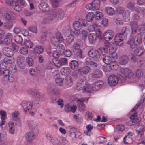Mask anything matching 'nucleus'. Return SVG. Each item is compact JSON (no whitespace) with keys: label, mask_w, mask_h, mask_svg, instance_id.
Listing matches in <instances>:
<instances>
[{"label":"nucleus","mask_w":145,"mask_h":145,"mask_svg":"<svg viewBox=\"0 0 145 145\" xmlns=\"http://www.w3.org/2000/svg\"><path fill=\"white\" fill-rule=\"evenodd\" d=\"M38 7L42 12H48V16L44 20V23H53L56 22L58 18L61 19L64 17V14L63 10L58 9L49 11L50 8L48 5L44 2H40Z\"/></svg>","instance_id":"1"},{"label":"nucleus","mask_w":145,"mask_h":145,"mask_svg":"<svg viewBox=\"0 0 145 145\" xmlns=\"http://www.w3.org/2000/svg\"><path fill=\"white\" fill-rule=\"evenodd\" d=\"M73 26L75 30L71 32V36H76L79 35L80 34V29L82 26H86V24L84 19H80L78 21H75L73 23Z\"/></svg>","instance_id":"2"},{"label":"nucleus","mask_w":145,"mask_h":145,"mask_svg":"<svg viewBox=\"0 0 145 145\" xmlns=\"http://www.w3.org/2000/svg\"><path fill=\"white\" fill-rule=\"evenodd\" d=\"M140 44L142 42V37H135V38H130L127 42V44L130 46L131 49L136 48L138 46L137 44Z\"/></svg>","instance_id":"3"},{"label":"nucleus","mask_w":145,"mask_h":145,"mask_svg":"<svg viewBox=\"0 0 145 145\" xmlns=\"http://www.w3.org/2000/svg\"><path fill=\"white\" fill-rule=\"evenodd\" d=\"M117 58V55L116 53L113 54L110 53V56H103L102 57V60L105 64L109 65L112 62H114Z\"/></svg>","instance_id":"4"},{"label":"nucleus","mask_w":145,"mask_h":145,"mask_svg":"<svg viewBox=\"0 0 145 145\" xmlns=\"http://www.w3.org/2000/svg\"><path fill=\"white\" fill-rule=\"evenodd\" d=\"M100 1L99 0H94L86 6V8L88 10L94 11L98 10L100 8Z\"/></svg>","instance_id":"5"},{"label":"nucleus","mask_w":145,"mask_h":145,"mask_svg":"<svg viewBox=\"0 0 145 145\" xmlns=\"http://www.w3.org/2000/svg\"><path fill=\"white\" fill-rule=\"evenodd\" d=\"M38 135V132L35 130H33L26 134V139L27 142L29 143L31 142Z\"/></svg>","instance_id":"6"},{"label":"nucleus","mask_w":145,"mask_h":145,"mask_svg":"<svg viewBox=\"0 0 145 145\" xmlns=\"http://www.w3.org/2000/svg\"><path fill=\"white\" fill-rule=\"evenodd\" d=\"M137 113L135 112L132 114L130 117L131 120L129 121L128 123V125H132L139 122L141 120V118L140 117L137 118Z\"/></svg>","instance_id":"7"},{"label":"nucleus","mask_w":145,"mask_h":145,"mask_svg":"<svg viewBox=\"0 0 145 145\" xmlns=\"http://www.w3.org/2000/svg\"><path fill=\"white\" fill-rule=\"evenodd\" d=\"M88 54L90 57L94 59V60L98 62L102 59L101 56L98 55V51L93 50H91L88 52Z\"/></svg>","instance_id":"8"},{"label":"nucleus","mask_w":145,"mask_h":145,"mask_svg":"<svg viewBox=\"0 0 145 145\" xmlns=\"http://www.w3.org/2000/svg\"><path fill=\"white\" fill-rule=\"evenodd\" d=\"M83 45V42L80 40H79L77 43L74 44L73 45V48L75 50H78V51L77 52L78 54V56L80 58L82 56V50L80 49V47Z\"/></svg>","instance_id":"9"},{"label":"nucleus","mask_w":145,"mask_h":145,"mask_svg":"<svg viewBox=\"0 0 145 145\" xmlns=\"http://www.w3.org/2000/svg\"><path fill=\"white\" fill-rule=\"evenodd\" d=\"M15 61V58L12 57H6L4 58L3 61L0 64L1 66L2 67L3 65L5 64L4 67H6L7 64H9L14 63Z\"/></svg>","instance_id":"10"},{"label":"nucleus","mask_w":145,"mask_h":145,"mask_svg":"<svg viewBox=\"0 0 145 145\" xmlns=\"http://www.w3.org/2000/svg\"><path fill=\"white\" fill-rule=\"evenodd\" d=\"M118 77L115 75H111L109 76L108 78V83L110 86H115L118 83Z\"/></svg>","instance_id":"11"},{"label":"nucleus","mask_w":145,"mask_h":145,"mask_svg":"<svg viewBox=\"0 0 145 145\" xmlns=\"http://www.w3.org/2000/svg\"><path fill=\"white\" fill-rule=\"evenodd\" d=\"M4 16L6 19L8 21H14L16 17V14L11 11L6 12Z\"/></svg>","instance_id":"12"},{"label":"nucleus","mask_w":145,"mask_h":145,"mask_svg":"<svg viewBox=\"0 0 145 145\" xmlns=\"http://www.w3.org/2000/svg\"><path fill=\"white\" fill-rule=\"evenodd\" d=\"M25 58L22 56H19L17 58V61L19 67L21 69H23L25 67Z\"/></svg>","instance_id":"13"},{"label":"nucleus","mask_w":145,"mask_h":145,"mask_svg":"<svg viewBox=\"0 0 145 145\" xmlns=\"http://www.w3.org/2000/svg\"><path fill=\"white\" fill-rule=\"evenodd\" d=\"M29 94L32 96H34L35 99H36L37 100L40 101L42 99V96L36 90H31L29 91Z\"/></svg>","instance_id":"14"},{"label":"nucleus","mask_w":145,"mask_h":145,"mask_svg":"<svg viewBox=\"0 0 145 145\" xmlns=\"http://www.w3.org/2000/svg\"><path fill=\"white\" fill-rule=\"evenodd\" d=\"M2 51L3 54L8 57H11L14 54L13 51L11 48L7 47L3 48Z\"/></svg>","instance_id":"15"},{"label":"nucleus","mask_w":145,"mask_h":145,"mask_svg":"<svg viewBox=\"0 0 145 145\" xmlns=\"http://www.w3.org/2000/svg\"><path fill=\"white\" fill-rule=\"evenodd\" d=\"M23 108L24 111L27 112L32 108V104L30 102H27L26 101L22 102L21 104Z\"/></svg>","instance_id":"16"},{"label":"nucleus","mask_w":145,"mask_h":145,"mask_svg":"<svg viewBox=\"0 0 145 145\" xmlns=\"http://www.w3.org/2000/svg\"><path fill=\"white\" fill-rule=\"evenodd\" d=\"M63 37H53L51 39V43L54 46H57L59 42H62L63 40Z\"/></svg>","instance_id":"17"},{"label":"nucleus","mask_w":145,"mask_h":145,"mask_svg":"<svg viewBox=\"0 0 145 145\" xmlns=\"http://www.w3.org/2000/svg\"><path fill=\"white\" fill-rule=\"evenodd\" d=\"M129 61V57L126 55H123L120 57L119 64L120 65H123L127 64Z\"/></svg>","instance_id":"18"},{"label":"nucleus","mask_w":145,"mask_h":145,"mask_svg":"<svg viewBox=\"0 0 145 145\" xmlns=\"http://www.w3.org/2000/svg\"><path fill=\"white\" fill-rule=\"evenodd\" d=\"M92 90L97 91L101 88L103 85V82L101 81H98L93 84H91Z\"/></svg>","instance_id":"19"},{"label":"nucleus","mask_w":145,"mask_h":145,"mask_svg":"<svg viewBox=\"0 0 145 145\" xmlns=\"http://www.w3.org/2000/svg\"><path fill=\"white\" fill-rule=\"evenodd\" d=\"M103 73L102 71L99 69H96L91 74L92 79H95L96 78L102 77Z\"/></svg>","instance_id":"20"},{"label":"nucleus","mask_w":145,"mask_h":145,"mask_svg":"<svg viewBox=\"0 0 145 145\" xmlns=\"http://www.w3.org/2000/svg\"><path fill=\"white\" fill-rule=\"evenodd\" d=\"M9 5H11L13 8L17 12H20L22 9V7L20 6L18 3L15 1H12Z\"/></svg>","instance_id":"21"},{"label":"nucleus","mask_w":145,"mask_h":145,"mask_svg":"<svg viewBox=\"0 0 145 145\" xmlns=\"http://www.w3.org/2000/svg\"><path fill=\"white\" fill-rule=\"evenodd\" d=\"M48 91L49 92L54 93L56 99H58L59 97V91L58 90H55V88L54 86H48Z\"/></svg>","instance_id":"22"},{"label":"nucleus","mask_w":145,"mask_h":145,"mask_svg":"<svg viewBox=\"0 0 145 145\" xmlns=\"http://www.w3.org/2000/svg\"><path fill=\"white\" fill-rule=\"evenodd\" d=\"M1 66V65H0V76L2 75L4 77H6L8 76L9 71L8 69H5V68Z\"/></svg>","instance_id":"23"},{"label":"nucleus","mask_w":145,"mask_h":145,"mask_svg":"<svg viewBox=\"0 0 145 145\" xmlns=\"http://www.w3.org/2000/svg\"><path fill=\"white\" fill-rule=\"evenodd\" d=\"M69 65L72 69L74 70L78 68L79 64L77 61L73 60L69 63Z\"/></svg>","instance_id":"24"},{"label":"nucleus","mask_w":145,"mask_h":145,"mask_svg":"<svg viewBox=\"0 0 145 145\" xmlns=\"http://www.w3.org/2000/svg\"><path fill=\"white\" fill-rule=\"evenodd\" d=\"M48 139L50 142L53 144L54 145H56L58 144L59 143V140L56 138H53L49 134H48L46 135Z\"/></svg>","instance_id":"25"},{"label":"nucleus","mask_w":145,"mask_h":145,"mask_svg":"<svg viewBox=\"0 0 145 145\" xmlns=\"http://www.w3.org/2000/svg\"><path fill=\"white\" fill-rule=\"evenodd\" d=\"M84 80L82 79H79L77 83L76 86V89L77 90H83L84 88Z\"/></svg>","instance_id":"26"},{"label":"nucleus","mask_w":145,"mask_h":145,"mask_svg":"<svg viewBox=\"0 0 145 145\" xmlns=\"http://www.w3.org/2000/svg\"><path fill=\"white\" fill-rule=\"evenodd\" d=\"M82 73L84 75L88 74L91 70L90 67L88 66L84 65L80 68Z\"/></svg>","instance_id":"27"},{"label":"nucleus","mask_w":145,"mask_h":145,"mask_svg":"<svg viewBox=\"0 0 145 145\" xmlns=\"http://www.w3.org/2000/svg\"><path fill=\"white\" fill-rule=\"evenodd\" d=\"M144 49L142 47L139 46L134 50V53L137 56H140L144 53Z\"/></svg>","instance_id":"28"},{"label":"nucleus","mask_w":145,"mask_h":145,"mask_svg":"<svg viewBox=\"0 0 145 145\" xmlns=\"http://www.w3.org/2000/svg\"><path fill=\"white\" fill-rule=\"evenodd\" d=\"M65 82L66 85L68 87H71L73 85L72 79L69 76H67L65 77Z\"/></svg>","instance_id":"29"},{"label":"nucleus","mask_w":145,"mask_h":145,"mask_svg":"<svg viewBox=\"0 0 145 145\" xmlns=\"http://www.w3.org/2000/svg\"><path fill=\"white\" fill-rule=\"evenodd\" d=\"M60 71L62 75L66 76L70 73L71 70L69 67H65L61 68Z\"/></svg>","instance_id":"30"},{"label":"nucleus","mask_w":145,"mask_h":145,"mask_svg":"<svg viewBox=\"0 0 145 145\" xmlns=\"http://www.w3.org/2000/svg\"><path fill=\"white\" fill-rule=\"evenodd\" d=\"M106 12L110 16H112L115 14V10L110 7H106L105 8Z\"/></svg>","instance_id":"31"},{"label":"nucleus","mask_w":145,"mask_h":145,"mask_svg":"<svg viewBox=\"0 0 145 145\" xmlns=\"http://www.w3.org/2000/svg\"><path fill=\"white\" fill-rule=\"evenodd\" d=\"M128 29L127 27H123L122 31L117 33L115 36H126L128 33V31L127 30Z\"/></svg>","instance_id":"32"},{"label":"nucleus","mask_w":145,"mask_h":145,"mask_svg":"<svg viewBox=\"0 0 145 145\" xmlns=\"http://www.w3.org/2000/svg\"><path fill=\"white\" fill-rule=\"evenodd\" d=\"M94 17V14L92 12H90L88 13L86 17V20L88 22L92 21Z\"/></svg>","instance_id":"33"},{"label":"nucleus","mask_w":145,"mask_h":145,"mask_svg":"<svg viewBox=\"0 0 145 145\" xmlns=\"http://www.w3.org/2000/svg\"><path fill=\"white\" fill-rule=\"evenodd\" d=\"M103 16V14L100 10H97L94 14L95 18L96 20H99L102 18Z\"/></svg>","instance_id":"34"},{"label":"nucleus","mask_w":145,"mask_h":145,"mask_svg":"<svg viewBox=\"0 0 145 145\" xmlns=\"http://www.w3.org/2000/svg\"><path fill=\"white\" fill-rule=\"evenodd\" d=\"M3 39L2 41L3 44L5 45L9 44L12 43V37H3Z\"/></svg>","instance_id":"35"},{"label":"nucleus","mask_w":145,"mask_h":145,"mask_svg":"<svg viewBox=\"0 0 145 145\" xmlns=\"http://www.w3.org/2000/svg\"><path fill=\"white\" fill-rule=\"evenodd\" d=\"M130 25L132 28V33L134 34L136 33L137 27V22L135 21L132 22H131Z\"/></svg>","instance_id":"36"},{"label":"nucleus","mask_w":145,"mask_h":145,"mask_svg":"<svg viewBox=\"0 0 145 145\" xmlns=\"http://www.w3.org/2000/svg\"><path fill=\"white\" fill-rule=\"evenodd\" d=\"M91 84L86 85L84 87L82 90L84 92H90L92 90Z\"/></svg>","instance_id":"37"},{"label":"nucleus","mask_w":145,"mask_h":145,"mask_svg":"<svg viewBox=\"0 0 145 145\" xmlns=\"http://www.w3.org/2000/svg\"><path fill=\"white\" fill-rule=\"evenodd\" d=\"M114 40L115 43L119 46H121L123 43V40L120 38V37H115Z\"/></svg>","instance_id":"38"},{"label":"nucleus","mask_w":145,"mask_h":145,"mask_svg":"<svg viewBox=\"0 0 145 145\" xmlns=\"http://www.w3.org/2000/svg\"><path fill=\"white\" fill-rule=\"evenodd\" d=\"M82 72L80 69L76 70L74 73V77L75 78H79L82 76Z\"/></svg>","instance_id":"39"},{"label":"nucleus","mask_w":145,"mask_h":145,"mask_svg":"<svg viewBox=\"0 0 145 145\" xmlns=\"http://www.w3.org/2000/svg\"><path fill=\"white\" fill-rule=\"evenodd\" d=\"M56 77L55 78V82L59 86H62L63 84V78L58 77L59 76V74H56Z\"/></svg>","instance_id":"40"},{"label":"nucleus","mask_w":145,"mask_h":145,"mask_svg":"<svg viewBox=\"0 0 145 145\" xmlns=\"http://www.w3.org/2000/svg\"><path fill=\"white\" fill-rule=\"evenodd\" d=\"M34 51L35 53L41 54L43 51V49L42 46L37 45L34 48Z\"/></svg>","instance_id":"41"},{"label":"nucleus","mask_w":145,"mask_h":145,"mask_svg":"<svg viewBox=\"0 0 145 145\" xmlns=\"http://www.w3.org/2000/svg\"><path fill=\"white\" fill-rule=\"evenodd\" d=\"M138 28L140 35V36L144 35L145 34V25H141Z\"/></svg>","instance_id":"42"},{"label":"nucleus","mask_w":145,"mask_h":145,"mask_svg":"<svg viewBox=\"0 0 145 145\" xmlns=\"http://www.w3.org/2000/svg\"><path fill=\"white\" fill-rule=\"evenodd\" d=\"M125 127L123 125L119 124L116 126V130L118 133H121L122 132L124 131Z\"/></svg>","instance_id":"43"},{"label":"nucleus","mask_w":145,"mask_h":145,"mask_svg":"<svg viewBox=\"0 0 145 145\" xmlns=\"http://www.w3.org/2000/svg\"><path fill=\"white\" fill-rule=\"evenodd\" d=\"M130 12L128 10H126L123 16V19L126 22H128L130 20Z\"/></svg>","instance_id":"44"},{"label":"nucleus","mask_w":145,"mask_h":145,"mask_svg":"<svg viewBox=\"0 0 145 145\" xmlns=\"http://www.w3.org/2000/svg\"><path fill=\"white\" fill-rule=\"evenodd\" d=\"M134 76V74L133 72L130 70V72H129L126 75L125 77L122 76L123 80L125 81L126 80V78H128L132 79H133Z\"/></svg>","instance_id":"45"},{"label":"nucleus","mask_w":145,"mask_h":145,"mask_svg":"<svg viewBox=\"0 0 145 145\" xmlns=\"http://www.w3.org/2000/svg\"><path fill=\"white\" fill-rule=\"evenodd\" d=\"M98 53V55L101 56L102 59V57L104 56V54L106 52V50L103 48H100L97 50Z\"/></svg>","instance_id":"46"},{"label":"nucleus","mask_w":145,"mask_h":145,"mask_svg":"<svg viewBox=\"0 0 145 145\" xmlns=\"http://www.w3.org/2000/svg\"><path fill=\"white\" fill-rule=\"evenodd\" d=\"M109 67L112 70H116L118 68V65L117 64L116 60H114V62H112L109 64Z\"/></svg>","instance_id":"47"},{"label":"nucleus","mask_w":145,"mask_h":145,"mask_svg":"<svg viewBox=\"0 0 145 145\" xmlns=\"http://www.w3.org/2000/svg\"><path fill=\"white\" fill-rule=\"evenodd\" d=\"M114 33L113 31L111 30H108L105 31L103 33V36H113L114 35Z\"/></svg>","instance_id":"48"},{"label":"nucleus","mask_w":145,"mask_h":145,"mask_svg":"<svg viewBox=\"0 0 145 145\" xmlns=\"http://www.w3.org/2000/svg\"><path fill=\"white\" fill-rule=\"evenodd\" d=\"M4 27L7 29H11L12 27L13 23L11 22H7L4 24Z\"/></svg>","instance_id":"49"},{"label":"nucleus","mask_w":145,"mask_h":145,"mask_svg":"<svg viewBox=\"0 0 145 145\" xmlns=\"http://www.w3.org/2000/svg\"><path fill=\"white\" fill-rule=\"evenodd\" d=\"M19 114L18 111H15L12 113V116L14 120L16 121H18L19 120V118L18 117Z\"/></svg>","instance_id":"50"},{"label":"nucleus","mask_w":145,"mask_h":145,"mask_svg":"<svg viewBox=\"0 0 145 145\" xmlns=\"http://www.w3.org/2000/svg\"><path fill=\"white\" fill-rule=\"evenodd\" d=\"M120 72L124 76L128 73L129 72H130V70L126 68H121L120 69Z\"/></svg>","instance_id":"51"},{"label":"nucleus","mask_w":145,"mask_h":145,"mask_svg":"<svg viewBox=\"0 0 145 145\" xmlns=\"http://www.w3.org/2000/svg\"><path fill=\"white\" fill-rule=\"evenodd\" d=\"M19 53L22 55H25L28 53V50L26 48L22 47L19 50Z\"/></svg>","instance_id":"52"},{"label":"nucleus","mask_w":145,"mask_h":145,"mask_svg":"<svg viewBox=\"0 0 145 145\" xmlns=\"http://www.w3.org/2000/svg\"><path fill=\"white\" fill-rule=\"evenodd\" d=\"M117 49V46L113 44V45H110L109 50L110 53H111L112 54H113V53H116L115 51Z\"/></svg>","instance_id":"53"},{"label":"nucleus","mask_w":145,"mask_h":145,"mask_svg":"<svg viewBox=\"0 0 145 145\" xmlns=\"http://www.w3.org/2000/svg\"><path fill=\"white\" fill-rule=\"evenodd\" d=\"M143 127L142 126L141 128H140V129H139L138 128L136 130L137 133L139 137H141L143 133Z\"/></svg>","instance_id":"54"},{"label":"nucleus","mask_w":145,"mask_h":145,"mask_svg":"<svg viewBox=\"0 0 145 145\" xmlns=\"http://www.w3.org/2000/svg\"><path fill=\"white\" fill-rule=\"evenodd\" d=\"M24 45L28 48H31L33 46V44L29 40H26L24 42Z\"/></svg>","instance_id":"55"},{"label":"nucleus","mask_w":145,"mask_h":145,"mask_svg":"<svg viewBox=\"0 0 145 145\" xmlns=\"http://www.w3.org/2000/svg\"><path fill=\"white\" fill-rule=\"evenodd\" d=\"M57 49L61 52H63L65 49V47L64 45L59 44L57 46Z\"/></svg>","instance_id":"56"},{"label":"nucleus","mask_w":145,"mask_h":145,"mask_svg":"<svg viewBox=\"0 0 145 145\" xmlns=\"http://www.w3.org/2000/svg\"><path fill=\"white\" fill-rule=\"evenodd\" d=\"M53 62L56 67L57 68H59L62 66V64L61 63L60 60L56 59L54 60Z\"/></svg>","instance_id":"57"},{"label":"nucleus","mask_w":145,"mask_h":145,"mask_svg":"<svg viewBox=\"0 0 145 145\" xmlns=\"http://www.w3.org/2000/svg\"><path fill=\"white\" fill-rule=\"evenodd\" d=\"M26 62L29 66H33L34 64V62L33 59L30 57H28L26 58Z\"/></svg>","instance_id":"58"},{"label":"nucleus","mask_w":145,"mask_h":145,"mask_svg":"<svg viewBox=\"0 0 145 145\" xmlns=\"http://www.w3.org/2000/svg\"><path fill=\"white\" fill-rule=\"evenodd\" d=\"M136 76L138 78L140 77L143 75V72L141 69H138L135 72Z\"/></svg>","instance_id":"59"},{"label":"nucleus","mask_w":145,"mask_h":145,"mask_svg":"<svg viewBox=\"0 0 145 145\" xmlns=\"http://www.w3.org/2000/svg\"><path fill=\"white\" fill-rule=\"evenodd\" d=\"M115 22L116 24L119 25H121L123 23L121 18L119 17H118L116 19Z\"/></svg>","instance_id":"60"},{"label":"nucleus","mask_w":145,"mask_h":145,"mask_svg":"<svg viewBox=\"0 0 145 145\" xmlns=\"http://www.w3.org/2000/svg\"><path fill=\"white\" fill-rule=\"evenodd\" d=\"M124 8L121 7H119L116 9V11L119 14H121L123 13L124 12Z\"/></svg>","instance_id":"61"},{"label":"nucleus","mask_w":145,"mask_h":145,"mask_svg":"<svg viewBox=\"0 0 145 145\" xmlns=\"http://www.w3.org/2000/svg\"><path fill=\"white\" fill-rule=\"evenodd\" d=\"M15 39H14V40L17 44H22L23 42V39L22 37H16Z\"/></svg>","instance_id":"62"},{"label":"nucleus","mask_w":145,"mask_h":145,"mask_svg":"<svg viewBox=\"0 0 145 145\" xmlns=\"http://www.w3.org/2000/svg\"><path fill=\"white\" fill-rule=\"evenodd\" d=\"M9 70L12 73L15 72L17 70V68L15 65H11L9 67Z\"/></svg>","instance_id":"63"},{"label":"nucleus","mask_w":145,"mask_h":145,"mask_svg":"<svg viewBox=\"0 0 145 145\" xmlns=\"http://www.w3.org/2000/svg\"><path fill=\"white\" fill-rule=\"evenodd\" d=\"M36 125L35 124V123L32 120H29L28 121V126L31 128H33Z\"/></svg>","instance_id":"64"}]
</instances>
